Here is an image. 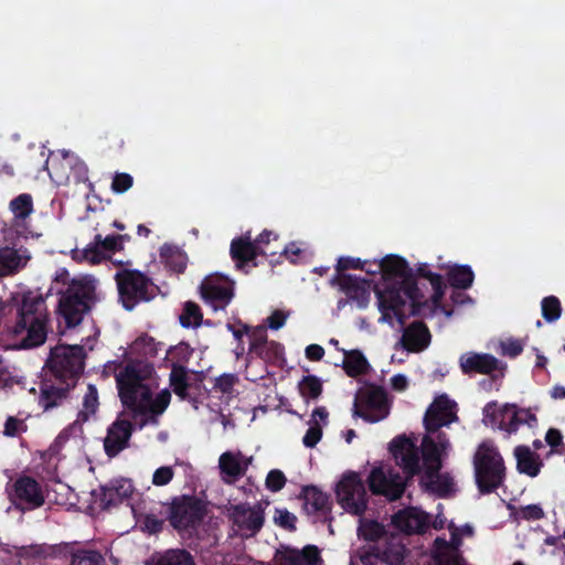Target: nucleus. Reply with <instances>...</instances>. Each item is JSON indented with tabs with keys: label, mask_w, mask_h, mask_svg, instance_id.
<instances>
[{
	"label": "nucleus",
	"mask_w": 565,
	"mask_h": 565,
	"mask_svg": "<svg viewBox=\"0 0 565 565\" xmlns=\"http://www.w3.org/2000/svg\"><path fill=\"white\" fill-rule=\"evenodd\" d=\"M286 477L282 471L273 469L266 477V488L271 492L280 491L286 484Z\"/></svg>",
	"instance_id": "obj_55"
},
{
	"label": "nucleus",
	"mask_w": 565,
	"mask_h": 565,
	"mask_svg": "<svg viewBox=\"0 0 565 565\" xmlns=\"http://www.w3.org/2000/svg\"><path fill=\"white\" fill-rule=\"evenodd\" d=\"M524 349V342L520 339L508 338L505 340L500 341L498 353L514 359L519 356Z\"/></svg>",
	"instance_id": "obj_47"
},
{
	"label": "nucleus",
	"mask_w": 565,
	"mask_h": 565,
	"mask_svg": "<svg viewBox=\"0 0 565 565\" xmlns=\"http://www.w3.org/2000/svg\"><path fill=\"white\" fill-rule=\"evenodd\" d=\"M249 354L266 363L276 364L284 359V347L267 339L264 328L256 329L250 335Z\"/></svg>",
	"instance_id": "obj_22"
},
{
	"label": "nucleus",
	"mask_w": 565,
	"mask_h": 565,
	"mask_svg": "<svg viewBox=\"0 0 565 565\" xmlns=\"http://www.w3.org/2000/svg\"><path fill=\"white\" fill-rule=\"evenodd\" d=\"M71 565H104V558L97 551L78 550L72 553Z\"/></svg>",
	"instance_id": "obj_45"
},
{
	"label": "nucleus",
	"mask_w": 565,
	"mask_h": 565,
	"mask_svg": "<svg viewBox=\"0 0 565 565\" xmlns=\"http://www.w3.org/2000/svg\"><path fill=\"white\" fill-rule=\"evenodd\" d=\"M366 260H361L360 258L351 257V256H341L338 258L335 265V275L345 274L349 269H365Z\"/></svg>",
	"instance_id": "obj_50"
},
{
	"label": "nucleus",
	"mask_w": 565,
	"mask_h": 565,
	"mask_svg": "<svg viewBox=\"0 0 565 565\" xmlns=\"http://www.w3.org/2000/svg\"><path fill=\"white\" fill-rule=\"evenodd\" d=\"M160 255L166 266L172 271L181 274L185 270L188 256L180 248L164 245L161 248Z\"/></svg>",
	"instance_id": "obj_36"
},
{
	"label": "nucleus",
	"mask_w": 565,
	"mask_h": 565,
	"mask_svg": "<svg viewBox=\"0 0 565 565\" xmlns=\"http://www.w3.org/2000/svg\"><path fill=\"white\" fill-rule=\"evenodd\" d=\"M430 340L428 327L423 321H414L404 329L401 343L409 352H422L429 345Z\"/></svg>",
	"instance_id": "obj_27"
},
{
	"label": "nucleus",
	"mask_w": 565,
	"mask_h": 565,
	"mask_svg": "<svg viewBox=\"0 0 565 565\" xmlns=\"http://www.w3.org/2000/svg\"><path fill=\"white\" fill-rule=\"evenodd\" d=\"M168 354L170 355L172 363L184 365L191 359L193 349L190 347V344L180 342L175 347H172L168 351Z\"/></svg>",
	"instance_id": "obj_48"
},
{
	"label": "nucleus",
	"mask_w": 565,
	"mask_h": 565,
	"mask_svg": "<svg viewBox=\"0 0 565 565\" xmlns=\"http://www.w3.org/2000/svg\"><path fill=\"white\" fill-rule=\"evenodd\" d=\"M369 489L375 495H384L390 501L402 498L406 482L399 473H385L382 467H375L371 470L367 478Z\"/></svg>",
	"instance_id": "obj_15"
},
{
	"label": "nucleus",
	"mask_w": 565,
	"mask_h": 565,
	"mask_svg": "<svg viewBox=\"0 0 565 565\" xmlns=\"http://www.w3.org/2000/svg\"><path fill=\"white\" fill-rule=\"evenodd\" d=\"M18 238H13V243L4 242V246H0V278L12 277L22 271L31 260V254L28 248L17 247Z\"/></svg>",
	"instance_id": "obj_20"
},
{
	"label": "nucleus",
	"mask_w": 565,
	"mask_h": 565,
	"mask_svg": "<svg viewBox=\"0 0 565 565\" xmlns=\"http://www.w3.org/2000/svg\"><path fill=\"white\" fill-rule=\"evenodd\" d=\"M459 363L463 374H486L493 379L494 372L499 371L502 376L507 367L503 362L489 353H466L460 356Z\"/></svg>",
	"instance_id": "obj_19"
},
{
	"label": "nucleus",
	"mask_w": 565,
	"mask_h": 565,
	"mask_svg": "<svg viewBox=\"0 0 565 565\" xmlns=\"http://www.w3.org/2000/svg\"><path fill=\"white\" fill-rule=\"evenodd\" d=\"M23 423L21 420H19L18 418L13 417V416H9L6 420V424H4V435L6 436H9V437H14L18 435L19 433V427L22 425Z\"/></svg>",
	"instance_id": "obj_64"
},
{
	"label": "nucleus",
	"mask_w": 565,
	"mask_h": 565,
	"mask_svg": "<svg viewBox=\"0 0 565 565\" xmlns=\"http://www.w3.org/2000/svg\"><path fill=\"white\" fill-rule=\"evenodd\" d=\"M132 492L134 487L131 482L128 480H121L117 486L104 489L103 502L107 508L117 505L122 499L129 498Z\"/></svg>",
	"instance_id": "obj_38"
},
{
	"label": "nucleus",
	"mask_w": 565,
	"mask_h": 565,
	"mask_svg": "<svg viewBox=\"0 0 565 565\" xmlns=\"http://www.w3.org/2000/svg\"><path fill=\"white\" fill-rule=\"evenodd\" d=\"M277 565H318L322 562L320 550L316 545H306L302 550L285 547L277 552Z\"/></svg>",
	"instance_id": "obj_24"
},
{
	"label": "nucleus",
	"mask_w": 565,
	"mask_h": 565,
	"mask_svg": "<svg viewBox=\"0 0 565 565\" xmlns=\"http://www.w3.org/2000/svg\"><path fill=\"white\" fill-rule=\"evenodd\" d=\"M473 478L480 494L497 492L504 486L508 469L499 448L490 439L481 441L472 457Z\"/></svg>",
	"instance_id": "obj_6"
},
{
	"label": "nucleus",
	"mask_w": 565,
	"mask_h": 565,
	"mask_svg": "<svg viewBox=\"0 0 565 565\" xmlns=\"http://www.w3.org/2000/svg\"><path fill=\"white\" fill-rule=\"evenodd\" d=\"M373 265L380 270L381 280L374 286L377 308L381 312L380 322L392 324L393 317L401 326L409 316L422 315L424 292L415 280L414 270L407 260L398 255H387Z\"/></svg>",
	"instance_id": "obj_1"
},
{
	"label": "nucleus",
	"mask_w": 565,
	"mask_h": 565,
	"mask_svg": "<svg viewBox=\"0 0 565 565\" xmlns=\"http://www.w3.org/2000/svg\"><path fill=\"white\" fill-rule=\"evenodd\" d=\"M104 249L102 246L96 243L95 246H89L85 249V256L87 259H89L92 263H99L102 259L105 258Z\"/></svg>",
	"instance_id": "obj_63"
},
{
	"label": "nucleus",
	"mask_w": 565,
	"mask_h": 565,
	"mask_svg": "<svg viewBox=\"0 0 565 565\" xmlns=\"http://www.w3.org/2000/svg\"><path fill=\"white\" fill-rule=\"evenodd\" d=\"M518 514L525 521H539L545 518V512L540 504L521 507Z\"/></svg>",
	"instance_id": "obj_57"
},
{
	"label": "nucleus",
	"mask_w": 565,
	"mask_h": 565,
	"mask_svg": "<svg viewBox=\"0 0 565 565\" xmlns=\"http://www.w3.org/2000/svg\"><path fill=\"white\" fill-rule=\"evenodd\" d=\"M9 210L12 218L3 222L1 234L3 242L13 243V238L28 239L34 237L31 230V215L34 212L33 198L29 193H21L13 198L9 203Z\"/></svg>",
	"instance_id": "obj_9"
},
{
	"label": "nucleus",
	"mask_w": 565,
	"mask_h": 565,
	"mask_svg": "<svg viewBox=\"0 0 565 565\" xmlns=\"http://www.w3.org/2000/svg\"><path fill=\"white\" fill-rule=\"evenodd\" d=\"M47 321L46 303L42 296L24 295L15 321L8 328L15 339L13 347L30 349L43 344L47 337Z\"/></svg>",
	"instance_id": "obj_4"
},
{
	"label": "nucleus",
	"mask_w": 565,
	"mask_h": 565,
	"mask_svg": "<svg viewBox=\"0 0 565 565\" xmlns=\"http://www.w3.org/2000/svg\"><path fill=\"white\" fill-rule=\"evenodd\" d=\"M143 527L150 534H157L163 529V520L157 518L154 514H147L143 519Z\"/></svg>",
	"instance_id": "obj_61"
},
{
	"label": "nucleus",
	"mask_w": 565,
	"mask_h": 565,
	"mask_svg": "<svg viewBox=\"0 0 565 565\" xmlns=\"http://www.w3.org/2000/svg\"><path fill=\"white\" fill-rule=\"evenodd\" d=\"M390 450L407 478L422 471L419 448L411 438L405 435L397 436L392 440Z\"/></svg>",
	"instance_id": "obj_14"
},
{
	"label": "nucleus",
	"mask_w": 565,
	"mask_h": 565,
	"mask_svg": "<svg viewBox=\"0 0 565 565\" xmlns=\"http://www.w3.org/2000/svg\"><path fill=\"white\" fill-rule=\"evenodd\" d=\"M174 476V471L169 466L158 468L152 476V483L158 487L168 484Z\"/></svg>",
	"instance_id": "obj_60"
},
{
	"label": "nucleus",
	"mask_w": 565,
	"mask_h": 565,
	"mask_svg": "<svg viewBox=\"0 0 565 565\" xmlns=\"http://www.w3.org/2000/svg\"><path fill=\"white\" fill-rule=\"evenodd\" d=\"M275 523L287 531L296 530L297 516L287 509H276Z\"/></svg>",
	"instance_id": "obj_52"
},
{
	"label": "nucleus",
	"mask_w": 565,
	"mask_h": 565,
	"mask_svg": "<svg viewBox=\"0 0 565 565\" xmlns=\"http://www.w3.org/2000/svg\"><path fill=\"white\" fill-rule=\"evenodd\" d=\"M278 235L271 231L264 230L255 239L254 243L257 245V249L259 250L262 256H274L277 254L276 250L269 249L268 245L271 241H277Z\"/></svg>",
	"instance_id": "obj_49"
},
{
	"label": "nucleus",
	"mask_w": 565,
	"mask_h": 565,
	"mask_svg": "<svg viewBox=\"0 0 565 565\" xmlns=\"http://www.w3.org/2000/svg\"><path fill=\"white\" fill-rule=\"evenodd\" d=\"M134 185V178L126 172H116L110 189L114 193L122 194Z\"/></svg>",
	"instance_id": "obj_51"
},
{
	"label": "nucleus",
	"mask_w": 565,
	"mask_h": 565,
	"mask_svg": "<svg viewBox=\"0 0 565 565\" xmlns=\"http://www.w3.org/2000/svg\"><path fill=\"white\" fill-rule=\"evenodd\" d=\"M390 414L387 393L382 386L367 385L360 390L353 404V416L367 423H377Z\"/></svg>",
	"instance_id": "obj_11"
},
{
	"label": "nucleus",
	"mask_w": 565,
	"mask_h": 565,
	"mask_svg": "<svg viewBox=\"0 0 565 565\" xmlns=\"http://www.w3.org/2000/svg\"><path fill=\"white\" fill-rule=\"evenodd\" d=\"M134 429V424L120 416L110 424L104 439V450L109 458L116 457L128 447Z\"/></svg>",
	"instance_id": "obj_21"
},
{
	"label": "nucleus",
	"mask_w": 565,
	"mask_h": 565,
	"mask_svg": "<svg viewBox=\"0 0 565 565\" xmlns=\"http://www.w3.org/2000/svg\"><path fill=\"white\" fill-rule=\"evenodd\" d=\"M119 302L127 311L157 296L158 287L152 279L137 269H122L115 275Z\"/></svg>",
	"instance_id": "obj_8"
},
{
	"label": "nucleus",
	"mask_w": 565,
	"mask_h": 565,
	"mask_svg": "<svg viewBox=\"0 0 565 565\" xmlns=\"http://www.w3.org/2000/svg\"><path fill=\"white\" fill-rule=\"evenodd\" d=\"M286 319H287V316L282 311L275 310L267 318L268 327L273 330H278L285 324Z\"/></svg>",
	"instance_id": "obj_62"
},
{
	"label": "nucleus",
	"mask_w": 565,
	"mask_h": 565,
	"mask_svg": "<svg viewBox=\"0 0 565 565\" xmlns=\"http://www.w3.org/2000/svg\"><path fill=\"white\" fill-rule=\"evenodd\" d=\"M322 438V427L315 420L307 429L302 443L307 448H313Z\"/></svg>",
	"instance_id": "obj_56"
},
{
	"label": "nucleus",
	"mask_w": 565,
	"mask_h": 565,
	"mask_svg": "<svg viewBox=\"0 0 565 565\" xmlns=\"http://www.w3.org/2000/svg\"><path fill=\"white\" fill-rule=\"evenodd\" d=\"M386 531L383 524L375 520H360L358 527L359 537L367 542H376L385 535Z\"/></svg>",
	"instance_id": "obj_39"
},
{
	"label": "nucleus",
	"mask_w": 565,
	"mask_h": 565,
	"mask_svg": "<svg viewBox=\"0 0 565 565\" xmlns=\"http://www.w3.org/2000/svg\"><path fill=\"white\" fill-rule=\"evenodd\" d=\"M12 502L19 508V503H24L22 510L36 509L44 504L45 499L40 483L32 477H19L13 483V491L10 494Z\"/></svg>",
	"instance_id": "obj_18"
},
{
	"label": "nucleus",
	"mask_w": 565,
	"mask_h": 565,
	"mask_svg": "<svg viewBox=\"0 0 565 565\" xmlns=\"http://www.w3.org/2000/svg\"><path fill=\"white\" fill-rule=\"evenodd\" d=\"M448 284L454 289H468L475 280V273L469 265H454L447 271Z\"/></svg>",
	"instance_id": "obj_34"
},
{
	"label": "nucleus",
	"mask_w": 565,
	"mask_h": 565,
	"mask_svg": "<svg viewBox=\"0 0 565 565\" xmlns=\"http://www.w3.org/2000/svg\"><path fill=\"white\" fill-rule=\"evenodd\" d=\"M343 370L350 377H356L367 373L370 364L359 350L344 351Z\"/></svg>",
	"instance_id": "obj_33"
},
{
	"label": "nucleus",
	"mask_w": 565,
	"mask_h": 565,
	"mask_svg": "<svg viewBox=\"0 0 565 565\" xmlns=\"http://www.w3.org/2000/svg\"><path fill=\"white\" fill-rule=\"evenodd\" d=\"M300 395L306 399H317L322 393V382L316 375H306L298 383Z\"/></svg>",
	"instance_id": "obj_42"
},
{
	"label": "nucleus",
	"mask_w": 565,
	"mask_h": 565,
	"mask_svg": "<svg viewBox=\"0 0 565 565\" xmlns=\"http://www.w3.org/2000/svg\"><path fill=\"white\" fill-rule=\"evenodd\" d=\"M338 503L350 514L362 516L367 509V494L359 473H344L335 487Z\"/></svg>",
	"instance_id": "obj_12"
},
{
	"label": "nucleus",
	"mask_w": 565,
	"mask_h": 565,
	"mask_svg": "<svg viewBox=\"0 0 565 565\" xmlns=\"http://www.w3.org/2000/svg\"><path fill=\"white\" fill-rule=\"evenodd\" d=\"M98 280L90 275L72 278L64 290H56L60 295L57 313L64 320L65 327L71 329L79 326L99 301L97 295Z\"/></svg>",
	"instance_id": "obj_5"
},
{
	"label": "nucleus",
	"mask_w": 565,
	"mask_h": 565,
	"mask_svg": "<svg viewBox=\"0 0 565 565\" xmlns=\"http://www.w3.org/2000/svg\"><path fill=\"white\" fill-rule=\"evenodd\" d=\"M99 407V397L97 387L94 384H88L87 391L82 401V409L77 413L75 424L86 423L94 416Z\"/></svg>",
	"instance_id": "obj_35"
},
{
	"label": "nucleus",
	"mask_w": 565,
	"mask_h": 565,
	"mask_svg": "<svg viewBox=\"0 0 565 565\" xmlns=\"http://www.w3.org/2000/svg\"><path fill=\"white\" fill-rule=\"evenodd\" d=\"M299 499L303 501V509L308 514H320L324 518L331 514L330 497L316 486L302 487Z\"/></svg>",
	"instance_id": "obj_26"
},
{
	"label": "nucleus",
	"mask_w": 565,
	"mask_h": 565,
	"mask_svg": "<svg viewBox=\"0 0 565 565\" xmlns=\"http://www.w3.org/2000/svg\"><path fill=\"white\" fill-rule=\"evenodd\" d=\"M180 324L183 328H198L202 324L203 313L198 303L193 301H186L184 303L182 313L180 315Z\"/></svg>",
	"instance_id": "obj_40"
},
{
	"label": "nucleus",
	"mask_w": 565,
	"mask_h": 565,
	"mask_svg": "<svg viewBox=\"0 0 565 565\" xmlns=\"http://www.w3.org/2000/svg\"><path fill=\"white\" fill-rule=\"evenodd\" d=\"M121 235H108L104 239L99 234L95 236V242L98 243L105 252H116L122 248Z\"/></svg>",
	"instance_id": "obj_58"
},
{
	"label": "nucleus",
	"mask_w": 565,
	"mask_h": 565,
	"mask_svg": "<svg viewBox=\"0 0 565 565\" xmlns=\"http://www.w3.org/2000/svg\"><path fill=\"white\" fill-rule=\"evenodd\" d=\"M242 452L225 451L220 456L218 468L221 473L235 480L245 475L250 458L246 462H242Z\"/></svg>",
	"instance_id": "obj_32"
},
{
	"label": "nucleus",
	"mask_w": 565,
	"mask_h": 565,
	"mask_svg": "<svg viewBox=\"0 0 565 565\" xmlns=\"http://www.w3.org/2000/svg\"><path fill=\"white\" fill-rule=\"evenodd\" d=\"M483 423L486 426L504 431L507 437L515 434L521 425L535 427L537 417L530 408L519 407L516 404L499 405L492 401L483 407Z\"/></svg>",
	"instance_id": "obj_7"
},
{
	"label": "nucleus",
	"mask_w": 565,
	"mask_h": 565,
	"mask_svg": "<svg viewBox=\"0 0 565 565\" xmlns=\"http://www.w3.org/2000/svg\"><path fill=\"white\" fill-rule=\"evenodd\" d=\"M445 451L435 443L434 437L425 435L422 439L419 455H422L425 475H433L441 470V456Z\"/></svg>",
	"instance_id": "obj_29"
},
{
	"label": "nucleus",
	"mask_w": 565,
	"mask_h": 565,
	"mask_svg": "<svg viewBox=\"0 0 565 565\" xmlns=\"http://www.w3.org/2000/svg\"><path fill=\"white\" fill-rule=\"evenodd\" d=\"M420 484L426 491L434 493L439 498H446L455 491L452 477L449 473H440V471L433 475L424 473Z\"/></svg>",
	"instance_id": "obj_31"
},
{
	"label": "nucleus",
	"mask_w": 565,
	"mask_h": 565,
	"mask_svg": "<svg viewBox=\"0 0 565 565\" xmlns=\"http://www.w3.org/2000/svg\"><path fill=\"white\" fill-rule=\"evenodd\" d=\"M201 298L214 311L225 310L234 298L233 281L222 276L205 277L200 285Z\"/></svg>",
	"instance_id": "obj_13"
},
{
	"label": "nucleus",
	"mask_w": 565,
	"mask_h": 565,
	"mask_svg": "<svg viewBox=\"0 0 565 565\" xmlns=\"http://www.w3.org/2000/svg\"><path fill=\"white\" fill-rule=\"evenodd\" d=\"M445 287L446 286L443 276H436L435 284L431 285L433 295L430 297V302L424 296L423 301H427L428 306L422 308L423 313L420 316H426V310H428L429 315H431L437 308L440 307L441 300L445 296Z\"/></svg>",
	"instance_id": "obj_43"
},
{
	"label": "nucleus",
	"mask_w": 565,
	"mask_h": 565,
	"mask_svg": "<svg viewBox=\"0 0 565 565\" xmlns=\"http://www.w3.org/2000/svg\"><path fill=\"white\" fill-rule=\"evenodd\" d=\"M231 257L238 268H243L247 263L254 260L260 255L249 234L234 238L231 243Z\"/></svg>",
	"instance_id": "obj_30"
},
{
	"label": "nucleus",
	"mask_w": 565,
	"mask_h": 565,
	"mask_svg": "<svg viewBox=\"0 0 565 565\" xmlns=\"http://www.w3.org/2000/svg\"><path fill=\"white\" fill-rule=\"evenodd\" d=\"M170 386H189L188 382V370L184 365L179 363H172L170 373Z\"/></svg>",
	"instance_id": "obj_54"
},
{
	"label": "nucleus",
	"mask_w": 565,
	"mask_h": 565,
	"mask_svg": "<svg viewBox=\"0 0 565 565\" xmlns=\"http://www.w3.org/2000/svg\"><path fill=\"white\" fill-rule=\"evenodd\" d=\"M393 525L406 534H424L429 527V515L414 507L396 512L392 518Z\"/></svg>",
	"instance_id": "obj_23"
},
{
	"label": "nucleus",
	"mask_w": 565,
	"mask_h": 565,
	"mask_svg": "<svg viewBox=\"0 0 565 565\" xmlns=\"http://www.w3.org/2000/svg\"><path fill=\"white\" fill-rule=\"evenodd\" d=\"M542 317L546 322H555L562 315V305L557 297L547 296L541 302Z\"/></svg>",
	"instance_id": "obj_44"
},
{
	"label": "nucleus",
	"mask_w": 565,
	"mask_h": 565,
	"mask_svg": "<svg viewBox=\"0 0 565 565\" xmlns=\"http://www.w3.org/2000/svg\"><path fill=\"white\" fill-rule=\"evenodd\" d=\"M331 286L339 287L348 300L355 302L360 309L367 307L370 302V281L351 274L334 275L330 279Z\"/></svg>",
	"instance_id": "obj_17"
},
{
	"label": "nucleus",
	"mask_w": 565,
	"mask_h": 565,
	"mask_svg": "<svg viewBox=\"0 0 565 565\" xmlns=\"http://www.w3.org/2000/svg\"><path fill=\"white\" fill-rule=\"evenodd\" d=\"M168 521L177 531L195 529L206 514L205 503L195 495L174 497L169 503Z\"/></svg>",
	"instance_id": "obj_10"
},
{
	"label": "nucleus",
	"mask_w": 565,
	"mask_h": 565,
	"mask_svg": "<svg viewBox=\"0 0 565 565\" xmlns=\"http://www.w3.org/2000/svg\"><path fill=\"white\" fill-rule=\"evenodd\" d=\"M550 446L548 455L565 456V443L562 431L558 428L551 427L547 429L544 438Z\"/></svg>",
	"instance_id": "obj_46"
},
{
	"label": "nucleus",
	"mask_w": 565,
	"mask_h": 565,
	"mask_svg": "<svg viewBox=\"0 0 565 565\" xmlns=\"http://www.w3.org/2000/svg\"><path fill=\"white\" fill-rule=\"evenodd\" d=\"M236 381V375L224 373L215 379L214 388L223 394H228L232 392Z\"/></svg>",
	"instance_id": "obj_59"
},
{
	"label": "nucleus",
	"mask_w": 565,
	"mask_h": 565,
	"mask_svg": "<svg viewBox=\"0 0 565 565\" xmlns=\"http://www.w3.org/2000/svg\"><path fill=\"white\" fill-rule=\"evenodd\" d=\"M406 548L403 544H387L379 553V558L387 565H404Z\"/></svg>",
	"instance_id": "obj_41"
},
{
	"label": "nucleus",
	"mask_w": 565,
	"mask_h": 565,
	"mask_svg": "<svg viewBox=\"0 0 565 565\" xmlns=\"http://www.w3.org/2000/svg\"><path fill=\"white\" fill-rule=\"evenodd\" d=\"M232 516L239 529L247 530L253 535L262 530L265 521L264 512L259 507L252 508L246 503L233 505Z\"/></svg>",
	"instance_id": "obj_25"
},
{
	"label": "nucleus",
	"mask_w": 565,
	"mask_h": 565,
	"mask_svg": "<svg viewBox=\"0 0 565 565\" xmlns=\"http://www.w3.org/2000/svg\"><path fill=\"white\" fill-rule=\"evenodd\" d=\"M434 565H465L458 552H436L433 554Z\"/></svg>",
	"instance_id": "obj_53"
},
{
	"label": "nucleus",
	"mask_w": 565,
	"mask_h": 565,
	"mask_svg": "<svg viewBox=\"0 0 565 565\" xmlns=\"http://www.w3.org/2000/svg\"><path fill=\"white\" fill-rule=\"evenodd\" d=\"M513 455L516 460V470L531 478L540 475L544 463L540 455L532 450L529 446L519 445L514 448Z\"/></svg>",
	"instance_id": "obj_28"
},
{
	"label": "nucleus",
	"mask_w": 565,
	"mask_h": 565,
	"mask_svg": "<svg viewBox=\"0 0 565 565\" xmlns=\"http://www.w3.org/2000/svg\"><path fill=\"white\" fill-rule=\"evenodd\" d=\"M147 565H195V562L190 552L177 548L168 550Z\"/></svg>",
	"instance_id": "obj_37"
},
{
	"label": "nucleus",
	"mask_w": 565,
	"mask_h": 565,
	"mask_svg": "<svg viewBox=\"0 0 565 565\" xmlns=\"http://www.w3.org/2000/svg\"><path fill=\"white\" fill-rule=\"evenodd\" d=\"M85 349L81 344H58L51 349L40 384L39 404L44 411L62 405L84 372Z\"/></svg>",
	"instance_id": "obj_3"
},
{
	"label": "nucleus",
	"mask_w": 565,
	"mask_h": 565,
	"mask_svg": "<svg viewBox=\"0 0 565 565\" xmlns=\"http://www.w3.org/2000/svg\"><path fill=\"white\" fill-rule=\"evenodd\" d=\"M457 404L446 394L437 396L427 408L424 416V427L427 433H435L443 426H448L458 419Z\"/></svg>",
	"instance_id": "obj_16"
},
{
	"label": "nucleus",
	"mask_w": 565,
	"mask_h": 565,
	"mask_svg": "<svg viewBox=\"0 0 565 565\" xmlns=\"http://www.w3.org/2000/svg\"><path fill=\"white\" fill-rule=\"evenodd\" d=\"M107 373H114L118 395L125 407L132 412V417L142 416L140 428L161 415L169 406L171 394L168 390L161 391L156 398H152V391L145 382L150 371L140 362H129L125 366L119 362H113L106 366Z\"/></svg>",
	"instance_id": "obj_2"
}]
</instances>
